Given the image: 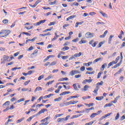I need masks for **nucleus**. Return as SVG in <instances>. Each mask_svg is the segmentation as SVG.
Instances as JSON below:
<instances>
[{
	"instance_id": "45",
	"label": "nucleus",
	"mask_w": 125,
	"mask_h": 125,
	"mask_svg": "<svg viewBox=\"0 0 125 125\" xmlns=\"http://www.w3.org/2000/svg\"><path fill=\"white\" fill-rule=\"evenodd\" d=\"M11 122H12V120L10 119H9L5 123V125H8V124H9V123H11Z\"/></svg>"
},
{
	"instance_id": "22",
	"label": "nucleus",
	"mask_w": 125,
	"mask_h": 125,
	"mask_svg": "<svg viewBox=\"0 0 125 125\" xmlns=\"http://www.w3.org/2000/svg\"><path fill=\"white\" fill-rule=\"evenodd\" d=\"M100 13L101 14H102V15L104 17H108V15H107V14L105 13H103V12H102V11H100Z\"/></svg>"
},
{
	"instance_id": "8",
	"label": "nucleus",
	"mask_w": 125,
	"mask_h": 125,
	"mask_svg": "<svg viewBox=\"0 0 125 125\" xmlns=\"http://www.w3.org/2000/svg\"><path fill=\"white\" fill-rule=\"evenodd\" d=\"M45 21H46V20H42L37 23H34V26H40V25H41V24H42V23H44L45 22Z\"/></svg>"
},
{
	"instance_id": "15",
	"label": "nucleus",
	"mask_w": 125,
	"mask_h": 125,
	"mask_svg": "<svg viewBox=\"0 0 125 125\" xmlns=\"http://www.w3.org/2000/svg\"><path fill=\"white\" fill-rule=\"evenodd\" d=\"M23 101H25V99L24 98H21L20 100H18L17 102H16L14 103V104H16L17 103H20V102H23Z\"/></svg>"
},
{
	"instance_id": "29",
	"label": "nucleus",
	"mask_w": 125,
	"mask_h": 125,
	"mask_svg": "<svg viewBox=\"0 0 125 125\" xmlns=\"http://www.w3.org/2000/svg\"><path fill=\"white\" fill-rule=\"evenodd\" d=\"M113 104L109 103V104H106L104 105V107L106 108V107H111V106H113Z\"/></svg>"
},
{
	"instance_id": "59",
	"label": "nucleus",
	"mask_w": 125,
	"mask_h": 125,
	"mask_svg": "<svg viewBox=\"0 0 125 125\" xmlns=\"http://www.w3.org/2000/svg\"><path fill=\"white\" fill-rule=\"evenodd\" d=\"M81 77H82V75L80 74L75 76V79H79V78H81Z\"/></svg>"
},
{
	"instance_id": "50",
	"label": "nucleus",
	"mask_w": 125,
	"mask_h": 125,
	"mask_svg": "<svg viewBox=\"0 0 125 125\" xmlns=\"http://www.w3.org/2000/svg\"><path fill=\"white\" fill-rule=\"evenodd\" d=\"M30 82H31L30 80H28L27 81H26V82H24V85H28V84H29V83H30Z\"/></svg>"
},
{
	"instance_id": "21",
	"label": "nucleus",
	"mask_w": 125,
	"mask_h": 125,
	"mask_svg": "<svg viewBox=\"0 0 125 125\" xmlns=\"http://www.w3.org/2000/svg\"><path fill=\"white\" fill-rule=\"evenodd\" d=\"M70 115H67L65 118H61L62 121H67V120H69V118H70Z\"/></svg>"
},
{
	"instance_id": "57",
	"label": "nucleus",
	"mask_w": 125,
	"mask_h": 125,
	"mask_svg": "<svg viewBox=\"0 0 125 125\" xmlns=\"http://www.w3.org/2000/svg\"><path fill=\"white\" fill-rule=\"evenodd\" d=\"M29 6H30V7H32V8H35V7H36V6H37V5L35 3L34 5L30 4Z\"/></svg>"
},
{
	"instance_id": "42",
	"label": "nucleus",
	"mask_w": 125,
	"mask_h": 125,
	"mask_svg": "<svg viewBox=\"0 0 125 125\" xmlns=\"http://www.w3.org/2000/svg\"><path fill=\"white\" fill-rule=\"evenodd\" d=\"M76 58H77L76 57V56H75V54H74V55L72 56L69 58V60H73L74 59H76Z\"/></svg>"
},
{
	"instance_id": "47",
	"label": "nucleus",
	"mask_w": 125,
	"mask_h": 125,
	"mask_svg": "<svg viewBox=\"0 0 125 125\" xmlns=\"http://www.w3.org/2000/svg\"><path fill=\"white\" fill-rule=\"evenodd\" d=\"M8 22L9 21H8V20L7 19H4L2 21V22L3 23V24H7Z\"/></svg>"
},
{
	"instance_id": "27",
	"label": "nucleus",
	"mask_w": 125,
	"mask_h": 125,
	"mask_svg": "<svg viewBox=\"0 0 125 125\" xmlns=\"http://www.w3.org/2000/svg\"><path fill=\"white\" fill-rule=\"evenodd\" d=\"M86 42H87V41L81 40V41L79 42V44H83V43H86Z\"/></svg>"
},
{
	"instance_id": "38",
	"label": "nucleus",
	"mask_w": 125,
	"mask_h": 125,
	"mask_svg": "<svg viewBox=\"0 0 125 125\" xmlns=\"http://www.w3.org/2000/svg\"><path fill=\"white\" fill-rule=\"evenodd\" d=\"M119 119H120V113H117L115 116V120L116 121V120H119Z\"/></svg>"
},
{
	"instance_id": "51",
	"label": "nucleus",
	"mask_w": 125,
	"mask_h": 125,
	"mask_svg": "<svg viewBox=\"0 0 125 125\" xmlns=\"http://www.w3.org/2000/svg\"><path fill=\"white\" fill-rule=\"evenodd\" d=\"M22 34L23 35H26V36H29V37H31V34L28 32H22Z\"/></svg>"
},
{
	"instance_id": "18",
	"label": "nucleus",
	"mask_w": 125,
	"mask_h": 125,
	"mask_svg": "<svg viewBox=\"0 0 125 125\" xmlns=\"http://www.w3.org/2000/svg\"><path fill=\"white\" fill-rule=\"evenodd\" d=\"M53 75H50L44 79V81H48V80H50V79H53Z\"/></svg>"
},
{
	"instance_id": "10",
	"label": "nucleus",
	"mask_w": 125,
	"mask_h": 125,
	"mask_svg": "<svg viewBox=\"0 0 125 125\" xmlns=\"http://www.w3.org/2000/svg\"><path fill=\"white\" fill-rule=\"evenodd\" d=\"M9 59V56L8 55H4L3 56V62H5L6 61H7Z\"/></svg>"
},
{
	"instance_id": "49",
	"label": "nucleus",
	"mask_w": 125,
	"mask_h": 125,
	"mask_svg": "<svg viewBox=\"0 0 125 125\" xmlns=\"http://www.w3.org/2000/svg\"><path fill=\"white\" fill-rule=\"evenodd\" d=\"M80 41V39L77 38L75 39L72 40L73 42H78Z\"/></svg>"
},
{
	"instance_id": "23",
	"label": "nucleus",
	"mask_w": 125,
	"mask_h": 125,
	"mask_svg": "<svg viewBox=\"0 0 125 125\" xmlns=\"http://www.w3.org/2000/svg\"><path fill=\"white\" fill-rule=\"evenodd\" d=\"M82 54H83V53H82V52H79V53H76V54H75V57H80V56H82Z\"/></svg>"
},
{
	"instance_id": "20",
	"label": "nucleus",
	"mask_w": 125,
	"mask_h": 125,
	"mask_svg": "<svg viewBox=\"0 0 125 125\" xmlns=\"http://www.w3.org/2000/svg\"><path fill=\"white\" fill-rule=\"evenodd\" d=\"M51 57H53V55H49L46 58H45V59H44L43 60V62H46V61H47V60H48V59H49V58H51Z\"/></svg>"
},
{
	"instance_id": "24",
	"label": "nucleus",
	"mask_w": 125,
	"mask_h": 125,
	"mask_svg": "<svg viewBox=\"0 0 125 125\" xmlns=\"http://www.w3.org/2000/svg\"><path fill=\"white\" fill-rule=\"evenodd\" d=\"M24 120H25V117H23L19 120H18L17 121V124H19V123H21V122H23V121H24Z\"/></svg>"
},
{
	"instance_id": "5",
	"label": "nucleus",
	"mask_w": 125,
	"mask_h": 125,
	"mask_svg": "<svg viewBox=\"0 0 125 125\" xmlns=\"http://www.w3.org/2000/svg\"><path fill=\"white\" fill-rule=\"evenodd\" d=\"M97 43H98V42L97 41L95 42L94 40H92L89 42V44L91 45L92 47H95Z\"/></svg>"
},
{
	"instance_id": "12",
	"label": "nucleus",
	"mask_w": 125,
	"mask_h": 125,
	"mask_svg": "<svg viewBox=\"0 0 125 125\" xmlns=\"http://www.w3.org/2000/svg\"><path fill=\"white\" fill-rule=\"evenodd\" d=\"M70 93H71V92L70 91H64L61 93L60 96H62L63 95H66V94H70Z\"/></svg>"
},
{
	"instance_id": "9",
	"label": "nucleus",
	"mask_w": 125,
	"mask_h": 125,
	"mask_svg": "<svg viewBox=\"0 0 125 125\" xmlns=\"http://www.w3.org/2000/svg\"><path fill=\"white\" fill-rule=\"evenodd\" d=\"M47 109L46 108H43L41 109L38 113V115H41V114H43L45 112H47Z\"/></svg>"
},
{
	"instance_id": "56",
	"label": "nucleus",
	"mask_w": 125,
	"mask_h": 125,
	"mask_svg": "<svg viewBox=\"0 0 125 125\" xmlns=\"http://www.w3.org/2000/svg\"><path fill=\"white\" fill-rule=\"evenodd\" d=\"M103 45V42H101L99 43L98 46L99 48H100L101 47V46H102Z\"/></svg>"
},
{
	"instance_id": "17",
	"label": "nucleus",
	"mask_w": 125,
	"mask_h": 125,
	"mask_svg": "<svg viewBox=\"0 0 125 125\" xmlns=\"http://www.w3.org/2000/svg\"><path fill=\"white\" fill-rule=\"evenodd\" d=\"M121 64H122V61H121L119 63L116 64L113 66L114 69H116V68H118L119 66H121Z\"/></svg>"
},
{
	"instance_id": "46",
	"label": "nucleus",
	"mask_w": 125,
	"mask_h": 125,
	"mask_svg": "<svg viewBox=\"0 0 125 125\" xmlns=\"http://www.w3.org/2000/svg\"><path fill=\"white\" fill-rule=\"evenodd\" d=\"M43 78H44V75H42L39 77L38 80V81H41L42 79H43Z\"/></svg>"
},
{
	"instance_id": "4",
	"label": "nucleus",
	"mask_w": 125,
	"mask_h": 125,
	"mask_svg": "<svg viewBox=\"0 0 125 125\" xmlns=\"http://www.w3.org/2000/svg\"><path fill=\"white\" fill-rule=\"evenodd\" d=\"M79 101H71L68 102H66L65 104V106H69V105H74L75 104H77V103H78Z\"/></svg>"
},
{
	"instance_id": "41",
	"label": "nucleus",
	"mask_w": 125,
	"mask_h": 125,
	"mask_svg": "<svg viewBox=\"0 0 125 125\" xmlns=\"http://www.w3.org/2000/svg\"><path fill=\"white\" fill-rule=\"evenodd\" d=\"M56 2H57V0H54V1L53 2H51L50 1L49 4L50 5H54V4H55V3H56Z\"/></svg>"
},
{
	"instance_id": "34",
	"label": "nucleus",
	"mask_w": 125,
	"mask_h": 125,
	"mask_svg": "<svg viewBox=\"0 0 125 125\" xmlns=\"http://www.w3.org/2000/svg\"><path fill=\"white\" fill-rule=\"evenodd\" d=\"M94 73H95V71H87L86 72V74L87 75H93V74H94Z\"/></svg>"
},
{
	"instance_id": "26",
	"label": "nucleus",
	"mask_w": 125,
	"mask_h": 125,
	"mask_svg": "<svg viewBox=\"0 0 125 125\" xmlns=\"http://www.w3.org/2000/svg\"><path fill=\"white\" fill-rule=\"evenodd\" d=\"M122 72H123V69L120 68V69H119V70L117 72H116L115 74H114V76H117L118 74H121V73H122Z\"/></svg>"
},
{
	"instance_id": "19",
	"label": "nucleus",
	"mask_w": 125,
	"mask_h": 125,
	"mask_svg": "<svg viewBox=\"0 0 125 125\" xmlns=\"http://www.w3.org/2000/svg\"><path fill=\"white\" fill-rule=\"evenodd\" d=\"M81 116H83V114H79V115H73L72 116V117L71 118V120H72V119H75L76 118H79V117H81Z\"/></svg>"
},
{
	"instance_id": "7",
	"label": "nucleus",
	"mask_w": 125,
	"mask_h": 125,
	"mask_svg": "<svg viewBox=\"0 0 125 125\" xmlns=\"http://www.w3.org/2000/svg\"><path fill=\"white\" fill-rule=\"evenodd\" d=\"M85 36L87 39H90V38H93V33L88 32L85 34Z\"/></svg>"
},
{
	"instance_id": "32",
	"label": "nucleus",
	"mask_w": 125,
	"mask_h": 125,
	"mask_svg": "<svg viewBox=\"0 0 125 125\" xmlns=\"http://www.w3.org/2000/svg\"><path fill=\"white\" fill-rule=\"evenodd\" d=\"M114 38V35H110L109 36V38L108 39V43H111V42H112V38Z\"/></svg>"
},
{
	"instance_id": "35",
	"label": "nucleus",
	"mask_w": 125,
	"mask_h": 125,
	"mask_svg": "<svg viewBox=\"0 0 125 125\" xmlns=\"http://www.w3.org/2000/svg\"><path fill=\"white\" fill-rule=\"evenodd\" d=\"M100 60H102V58H99L96 59L93 61V63H96L98 62V61H100Z\"/></svg>"
},
{
	"instance_id": "30",
	"label": "nucleus",
	"mask_w": 125,
	"mask_h": 125,
	"mask_svg": "<svg viewBox=\"0 0 125 125\" xmlns=\"http://www.w3.org/2000/svg\"><path fill=\"white\" fill-rule=\"evenodd\" d=\"M42 87L38 86L35 89V92H36V91H40V90H42Z\"/></svg>"
},
{
	"instance_id": "62",
	"label": "nucleus",
	"mask_w": 125,
	"mask_h": 125,
	"mask_svg": "<svg viewBox=\"0 0 125 125\" xmlns=\"http://www.w3.org/2000/svg\"><path fill=\"white\" fill-rule=\"evenodd\" d=\"M68 44H70V42H66L63 44V46H67Z\"/></svg>"
},
{
	"instance_id": "44",
	"label": "nucleus",
	"mask_w": 125,
	"mask_h": 125,
	"mask_svg": "<svg viewBox=\"0 0 125 125\" xmlns=\"http://www.w3.org/2000/svg\"><path fill=\"white\" fill-rule=\"evenodd\" d=\"M73 86L75 90H79V89H78V87H77V84H73Z\"/></svg>"
},
{
	"instance_id": "60",
	"label": "nucleus",
	"mask_w": 125,
	"mask_h": 125,
	"mask_svg": "<svg viewBox=\"0 0 125 125\" xmlns=\"http://www.w3.org/2000/svg\"><path fill=\"white\" fill-rule=\"evenodd\" d=\"M76 17V15H72V16H70V17H69V18L70 19V20H71V19H73V18H75Z\"/></svg>"
},
{
	"instance_id": "6",
	"label": "nucleus",
	"mask_w": 125,
	"mask_h": 125,
	"mask_svg": "<svg viewBox=\"0 0 125 125\" xmlns=\"http://www.w3.org/2000/svg\"><path fill=\"white\" fill-rule=\"evenodd\" d=\"M81 72L77 70H73L69 72L70 76H74V75H76V74H80Z\"/></svg>"
},
{
	"instance_id": "1",
	"label": "nucleus",
	"mask_w": 125,
	"mask_h": 125,
	"mask_svg": "<svg viewBox=\"0 0 125 125\" xmlns=\"http://www.w3.org/2000/svg\"><path fill=\"white\" fill-rule=\"evenodd\" d=\"M10 105V102L9 101H7L4 104H3L2 107L6 108L3 110V112H6V111H9V110H13V109H15V107H14L13 104L10 105V107H9Z\"/></svg>"
},
{
	"instance_id": "13",
	"label": "nucleus",
	"mask_w": 125,
	"mask_h": 125,
	"mask_svg": "<svg viewBox=\"0 0 125 125\" xmlns=\"http://www.w3.org/2000/svg\"><path fill=\"white\" fill-rule=\"evenodd\" d=\"M63 115H64V114H56L55 117H54L53 119L54 120H56V119H57L58 118H60V117L63 116Z\"/></svg>"
},
{
	"instance_id": "39",
	"label": "nucleus",
	"mask_w": 125,
	"mask_h": 125,
	"mask_svg": "<svg viewBox=\"0 0 125 125\" xmlns=\"http://www.w3.org/2000/svg\"><path fill=\"white\" fill-rule=\"evenodd\" d=\"M89 87V86H88V85H85L84 86V87H83V90H84V91H86Z\"/></svg>"
},
{
	"instance_id": "40",
	"label": "nucleus",
	"mask_w": 125,
	"mask_h": 125,
	"mask_svg": "<svg viewBox=\"0 0 125 125\" xmlns=\"http://www.w3.org/2000/svg\"><path fill=\"white\" fill-rule=\"evenodd\" d=\"M57 63V62L54 61L50 64L49 66H55V65H56Z\"/></svg>"
},
{
	"instance_id": "25",
	"label": "nucleus",
	"mask_w": 125,
	"mask_h": 125,
	"mask_svg": "<svg viewBox=\"0 0 125 125\" xmlns=\"http://www.w3.org/2000/svg\"><path fill=\"white\" fill-rule=\"evenodd\" d=\"M103 98H104L103 96L96 97V100H98V101H101V100H102Z\"/></svg>"
},
{
	"instance_id": "33",
	"label": "nucleus",
	"mask_w": 125,
	"mask_h": 125,
	"mask_svg": "<svg viewBox=\"0 0 125 125\" xmlns=\"http://www.w3.org/2000/svg\"><path fill=\"white\" fill-rule=\"evenodd\" d=\"M107 66V63H104V64L102 65L101 71H104V69H105V67Z\"/></svg>"
},
{
	"instance_id": "53",
	"label": "nucleus",
	"mask_w": 125,
	"mask_h": 125,
	"mask_svg": "<svg viewBox=\"0 0 125 125\" xmlns=\"http://www.w3.org/2000/svg\"><path fill=\"white\" fill-rule=\"evenodd\" d=\"M104 83V82L103 81H101V82H98L97 83V85H102Z\"/></svg>"
},
{
	"instance_id": "52",
	"label": "nucleus",
	"mask_w": 125,
	"mask_h": 125,
	"mask_svg": "<svg viewBox=\"0 0 125 125\" xmlns=\"http://www.w3.org/2000/svg\"><path fill=\"white\" fill-rule=\"evenodd\" d=\"M94 122L92 121V122H90L89 123H87L85 124V125H93Z\"/></svg>"
},
{
	"instance_id": "31",
	"label": "nucleus",
	"mask_w": 125,
	"mask_h": 125,
	"mask_svg": "<svg viewBox=\"0 0 125 125\" xmlns=\"http://www.w3.org/2000/svg\"><path fill=\"white\" fill-rule=\"evenodd\" d=\"M61 100H62V98L59 97V98L55 99L54 100V101H55V102H56L61 101Z\"/></svg>"
},
{
	"instance_id": "64",
	"label": "nucleus",
	"mask_w": 125,
	"mask_h": 125,
	"mask_svg": "<svg viewBox=\"0 0 125 125\" xmlns=\"http://www.w3.org/2000/svg\"><path fill=\"white\" fill-rule=\"evenodd\" d=\"M80 70L81 71H82V72H83V71H84V70H85V67L84 66H82L80 68Z\"/></svg>"
},
{
	"instance_id": "28",
	"label": "nucleus",
	"mask_w": 125,
	"mask_h": 125,
	"mask_svg": "<svg viewBox=\"0 0 125 125\" xmlns=\"http://www.w3.org/2000/svg\"><path fill=\"white\" fill-rule=\"evenodd\" d=\"M35 117H36V115H33V116L30 117L27 120V122H31V121H32V119H34V118H35Z\"/></svg>"
},
{
	"instance_id": "11",
	"label": "nucleus",
	"mask_w": 125,
	"mask_h": 125,
	"mask_svg": "<svg viewBox=\"0 0 125 125\" xmlns=\"http://www.w3.org/2000/svg\"><path fill=\"white\" fill-rule=\"evenodd\" d=\"M107 34H108V30H105L103 35L100 36V38H101V39L104 38V37H106Z\"/></svg>"
},
{
	"instance_id": "36",
	"label": "nucleus",
	"mask_w": 125,
	"mask_h": 125,
	"mask_svg": "<svg viewBox=\"0 0 125 125\" xmlns=\"http://www.w3.org/2000/svg\"><path fill=\"white\" fill-rule=\"evenodd\" d=\"M51 35L49 32L48 33L44 34H40V36L42 37H45L46 36H50Z\"/></svg>"
},
{
	"instance_id": "63",
	"label": "nucleus",
	"mask_w": 125,
	"mask_h": 125,
	"mask_svg": "<svg viewBox=\"0 0 125 125\" xmlns=\"http://www.w3.org/2000/svg\"><path fill=\"white\" fill-rule=\"evenodd\" d=\"M41 106H44L43 104H38L36 105L37 108H41Z\"/></svg>"
},
{
	"instance_id": "48",
	"label": "nucleus",
	"mask_w": 125,
	"mask_h": 125,
	"mask_svg": "<svg viewBox=\"0 0 125 125\" xmlns=\"http://www.w3.org/2000/svg\"><path fill=\"white\" fill-rule=\"evenodd\" d=\"M56 24V22L55 21H53V22H50L49 24H48V26H52V25H54Z\"/></svg>"
},
{
	"instance_id": "2",
	"label": "nucleus",
	"mask_w": 125,
	"mask_h": 125,
	"mask_svg": "<svg viewBox=\"0 0 125 125\" xmlns=\"http://www.w3.org/2000/svg\"><path fill=\"white\" fill-rule=\"evenodd\" d=\"M11 33L9 30H2L0 32V38H5L7 37Z\"/></svg>"
},
{
	"instance_id": "58",
	"label": "nucleus",
	"mask_w": 125,
	"mask_h": 125,
	"mask_svg": "<svg viewBox=\"0 0 125 125\" xmlns=\"http://www.w3.org/2000/svg\"><path fill=\"white\" fill-rule=\"evenodd\" d=\"M25 29H27V30H31V29H33V26H31L30 27L29 26H25Z\"/></svg>"
},
{
	"instance_id": "3",
	"label": "nucleus",
	"mask_w": 125,
	"mask_h": 125,
	"mask_svg": "<svg viewBox=\"0 0 125 125\" xmlns=\"http://www.w3.org/2000/svg\"><path fill=\"white\" fill-rule=\"evenodd\" d=\"M119 60H120V56H118L116 58L115 61H112V62H110L109 63H108L107 68H110V66H113V64H117V63L119 62Z\"/></svg>"
},
{
	"instance_id": "54",
	"label": "nucleus",
	"mask_w": 125,
	"mask_h": 125,
	"mask_svg": "<svg viewBox=\"0 0 125 125\" xmlns=\"http://www.w3.org/2000/svg\"><path fill=\"white\" fill-rule=\"evenodd\" d=\"M112 114H113V113H112V112L108 113L107 114L105 115L104 118H107V117H109V116H111V115H112Z\"/></svg>"
},
{
	"instance_id": "16",
	"label": "nucleus",
	"mask_w": 125,
	"mask_h": 125,
	"mask_svg": "<svg viewBox=\"0 0 125 125\" xmlns=\"http://www.w3.org/2000/svg\"><path fill=\"white\" fill-rule=\"evenodd\" d=\"M98 90H99V86H96L95 90L93 91L94 93H96V94H98Z\"/></svg>"
},
{
	"instance_id": "43",
	"label": "nucleus",
	"mask_w": 125,
	"mask_h": 125,
	"mask_svg": "<svg viewBox=\"0 0 125 125\" xmlns=\"http://www.w3.org/2000/svg\"><path fill=\"white\" fill-rule=\"evenodd\" d=\"M54 83V80H53L52 81H49V82H47L46 84V85H49V84H52Z\"/></svg>"
},
{
	"instance_id": "55",
	"label": "nucleus",
	"mask_w": 125,
	"mask_h": 125,
	"mask_svg": "<svg viewBox=\"0 0 125 125\" xmlns=\"http://www.w3.org/2000/svg\"><path fill=\"white\" fill-rule=\"evenodd\" d=\"M124 76H121L120 78H119V82H123L124 81Z\"/></svg>"
},
{
	"instance_id": "37",
	"label": "nucleus",
	"mask_w": 125,
	"mask_h": 125,
	"mask_svg": "<svg viewBox=\"0 0 125 125\" xmlns=\"http://www.w3.org/2000/svg\"><path fill=\"white\" fill-rule=\"evenodd\" d=\"M97 115H98V114H97V113L92 114L90 116L91 119H93V118H95V116H97Z\"/></svg>"
},
{
	"instance_id": "61",
	"label": "nucleus",
	"mask_w": 125,
	"mask_h": 125,
	"mask_svg": "<svg viewBox=\"0 0 125 125\" xmlns=\"http://www.w3.org/2000/svg\"><path fill=\"white\" fill-rule=\"evenodd\" d=\"M71 38H72V36H69L68 37H65L64 38V40H65V41H68V40H70V39H71Z\"/></svg>"
},
{
	"instance_id": "14",
	"label": "nucleus",
	"mask_w": 125,
	"mask_h": 125,
	"mask_svg": "<svg viewBox=\"0 0 125 125\" xmlns=\"http://www.w3.org/2000/svg\"><path fill=\"white\" fill-rule=\"evenodd\" d=\"M69 49H70V47L67 46H64L61 49V50H62V51H66V50H69Z\"/></svg>"
}]
</instances>
